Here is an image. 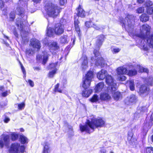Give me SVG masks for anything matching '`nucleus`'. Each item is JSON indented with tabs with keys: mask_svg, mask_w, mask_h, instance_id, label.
<instances>
[{
	"mask_svg": "<svg viewBox=\"0 0 153 153\" xmlns=\"http://www.w3.org/2000/svg\"><path fill=\"white\" fill-rule=\"evenodd\" d=\"M56 71L57 69H54L53 70H52L51 71H50L48 74V77L50 78L53 77L56 73Z\"/></svg>",
	"mask_w": 153,
	"mask_h": 153,
	"instance_id": "obj_44",
	"label": "nucleus"
},
{
	"mask_svg": "<svg viewBox=\"0 0 153 153\" xmlns=\"http://www.w3.org/2000/svg\"><path fill=\"white\" fill-rule=\"evenodd\" d=\"M106 150L103 147L100 148L99 153H106Z\"/></svg>",
	"mask_w": 153,
	"mask_h": 153,
	"instance_id": "obj_52",
	"label": "nucleus"
},
{
	"mask_svg": "<svg viewBox=\"0 0 153 153\" xmlns=\"http://www.w3.org/2000/svg\"><path fill=\"white\" fill-rule=\"evenodd\" d=\"M144 153H153V148L147 147L144 149Z\"/></svg>",
	"mask_w": 153,
	"mask_h": 153,
	"instance_id": "obj_43",
	"label": "nucleus"
},
{
	"mask_svg": "<svg viewBox=\"0 0 153 153\" xmlns=\"http://www.w3.org/2000/svg\"><path fill=\"white\" fill-rule=\"evenodd\" d=\"M137 101V97L134 94H131L126 98L125 100V103L128 105L134 104Z\"/></svg>",
	"mask_w": 153,
	"mask_h": 153,
	"instance_id": "obj_9",
	"label": "nucleus"
},
{
	"mask_svg": "<svg viewBox=\"0 0 153 153\" xmlns=\"http://www.w3.org/2000/svg\"><path fill=\"white\" fill-rule=\"evenodd\" d=\"M28 82L29 83L31 87H33L34 86V83L30 79L28 80Z\"/></svg>",
	"mask_w": 153,
	"mask_h": 153,
	"instance_id": "obj_56",
	"label": "nucleus"
},
{
	"mask_svg": "<svg viewBox=\"0 0 153 153\" xmlns=\"http://www.w3.org/2000/svg\"><path fill=\"white\" fill-rule=\"evenodd\" d=\"M23 12V9L20 7H17L16 10V14L18 15L22 14Z\"/></svg>",
	"mask_w": 153,
	"mask_h": 153,
	"instance_id": "obj_42",
	"label": "nucleus"
},
{
	"mask_svg": "<svg viewBox=\"0 0 153 153\" xmlns=\"http://www.w3.org/2000/svg\"><path fill=\"white\" fill-rule=\"evenodd\" d=\"M22 20L21 18H18L17 19L16 24L18 28L21 30H23V24L22 22Z\"/></svg>",
	"mask_w": 153,
	"mask_h": 153,
	"instance_id": "obj_25",
	"label": "nucleus"
},
{
	"mask_svg": "<svg viewBox=\"0 0 153 153\" xmlns=\"http://www.w3.org/2000/svg\"><path fill=\"white\" fill-rule=\"evenodd\" d=\"M21 69L22 70V71L24 74L25 75V76L26 72L24 68V67L22 65H21Z\"/></svg>",
	"mask_w": 153,
	"mask_h": 153,
	"instance_id": "obj_59",
	"label": "nucleus"
},
{
	"mask_svg": "<svg viewBox=\"0 0 153 153\" xmlns=\"http://www.w3.org/2000/svg\"><path fill=\"white\" fill-rule=\"evenodd\" d=\"M77 15L78 16L81 17H85V12L81 8V6L79 5V7L77 9Z\"/></svg>",
	"mask_w": 153,
	"mask_h": 153,
	"instance_id": "obj_19",
	"label": "nucleus"
},
{
	"mask_svg": "<svg viewBox=\"0 0 153 153\" xmlns=\"http://www.w3.org/2000/svg\"><path fill=\"white\" fill-rule=\"evenodd\" d=\"M105 122L101 119L93 118L91 121L87 120L85 125L80 124L79 127L81 132L85 131L88 133L93 132L94 128L103 126Z\"/></svg>",
	"mask_w": 153,
	"mask_h": 153,
	"instance_id": "obj_1",
	"label": "nucleus"
},
{
	"mask_svg": "<svg viewBox=\"0 0 153 153\" xmlns=\"http://www.w3.org/2000/svg\"><path fill=\"white\" fill-rule=\"evenodd\" d=\"M25 148L23 146H20L19 143H15L11 144L8 151L9 153H23Z\"/></svg>",
	"mask_w": 153,
	"mask_h": 153,
	"instance_id": "obj_4",
	"label": "nucleus"
},
{
	"mask_svg": "<svg viewBox=\"0 0 153 153\" xmlns=\"http://www.w3.org/2000/svg\"><path fill=\"white\" fill-rule=\"evenodd\" d=\"M147 109V108L145 106H143L141 108L140 110L142 111H145Z\"/></svg>",
	"mask_w": 153,
	"mask_h": 153,
	"instance_id": "obj_61",
	"label": "nucleus"
},
{
	"mask_svg": "<svg viewBox=\"0 0 153 153\" xmlns=\"http://www.w3.org/2000/svg\"><path fill=\"white\" fill-rule=\"evenodd\" d=\"M60 40L61 43L62 44L67 43L69 41L68 36L66 35L61 36L60 38Z\"/></svg>",
	"mask_w": 153,
	"mask_h": 153,
	"instance_id": "obj_28",
	"label": "nucleus"
},
{
	"mask_svg": "<svg viewBox=\"0 0 153 153\" xmlns=\"http://www.w3.org/2000/svg\"><path fill=\"white\" fill-rule=\"evenodd\" d=\"M25 103L24 102H22L21 103L19 104L18 105V108L20 110L23 109L25 107Z\"/></svg>",
	"mask_w": 153,
	"mask_h": 153,
	"instance_id": "obj_49",
	"label": "nucleus"
},
{
	"mask_svg": "<svg viewBox=\"0 0 153 153\" xmlns=\"http://www.w3.org/2000/svg\"><path fill=\"white\" fill-rule=\"evenodd\" d=\"M10 143V136L9 135L3 134L0 138V148L1 149L4 146L8 147Z\"/></svg>",
	"mask_w": 153,
	"mask_h": 153,
	"instance_id": "obj_7",
	"label": "nucleus"
},
{
	"mask_svg": "<svg viewBox=\"0 0 153 153\" xmlns=\"http://www.w3.org/2000/svg\"><path fill=\"white\" fill-rule=\"evenodd\" d=\"M100 99L98 97V96L96 95L95 94L92 97L89 99V100L91 102H97L99 101Z\"/></svg>",
	"mask_w": 153,
	"mask_h": 153,
	"instance_id": "obj_34",
	"label": "nucleus"
},
{
	"mask_svg": "<svg viewBox=\"0 0 153 153\" xmlns=\"http://www.w3.org/2000/svg\"><path fill=\"white\" fill-rule=\"evenodd\" d=\"M92 24H93L92 22H86L85 23V25L87 27H90V25Z\"/></svg>",
	"mask_w": 153,
	"mask_h": 153,
	"instance_id": "obj_55",
	"label": "nucleus"
},
{
	"mask_svg": "<svg viewBox=\"0 0 153 153\" xmlns=\"http://www.w3.org/2000/svg\"><path fill=\"white\" fill-rule=\"evenodd\" d=\"M10 20L13 21L15 18V14L14 12H11L10 15Z\"/></svg>",
	"mask_w": 153,
	"mask_h": 153,
	"instance_id": "obj_50",
	"label": "nucleus"
},
{
	"mask_svg": "<svg viewBox=\"0 0 153 153\" xmlns=\"http://www.w3.org/2000/svg\"><path fill=\"white\" fill-rule=\"evenodd\" d=\"M94 53L95 56L97 57L99 54V52L97 50H95L94 51Z\"/></svg>",
	"mask_w": 153,
	"mask_h": 153,
	"instance_id": "obj_63",
	"label": "nucleus"
},
{
	"mask_svg": "<svg viewBox=\"0 0 153 153\" xmlns=\"http://www.w3.org/2000/svg\"><path fill=\"white\" fill-rule=\"evenodd\" d=\"M10 120V118L7 117H5L4 120V122L5 123H7Z\"/></svg>",
	"mask_w": 153,
	"mask_h": 153,
	"instance_id": "obj_64",
	"label": "nucleus"
},
{
	"mask_svg": "<svg viewBox=\"0 0 153 153\" xmlns=\"http://www.w3.org/2000/svg\"><path fill=\"white\" fill-rule=\"evenodd\" d=\"M153 78L151 76H149L145 80L146 82H147L148 84L152 85V81Z\"/></svg>",
	"mask_w": 153,
	"mask_h": 153,
	"instance_id": "obj_37",
	"label": "nucleus"
},
{
	"mask_svg": "<svg viewBox=\"0 0 153 153\" xmlns=\"http://www.w3.org/2000/svg\"><path fill=\"white\" fill-rule=\"evenodd\" d=\"M150 30L151 27L147 24H144L140 27V33L136 35L137 36L141 38L144 41H146V45H143V48L145 51L148 50L150 48L149 46L148 40L153 34V33L149 35Z\"/></svg>",
	"mask_w": 153,
	"mask_h": 153,
	"instance_id": "obj_2",
	"label": "nucleus"
},
{
	"mask_svg": "<svg viewBox=\"0 0 153 153\" xmlns=\"http://www.w3.org/2000/svg\"><path fill=\"white\" fill-rule=\"evenodd\" d=\"M130 68H136L137 70H138V71L139 72H145L146 73H148L149 72V70L148 69L146 68H145L143 67H142L140 66L139 65H137V67L134 66L132 65H130L129 66Z\"/></svg>",
	"mask_w": 153,
	"mask_h": 153,
	"instance_id": "obj_17",
	"label": "nucleus"
},
{
	"mask_svg": "<svg viewBox=\"0 0 153 153\" xmlns=\"http://www.w3.org/2000/svg\"><path fill=\"white\" fill-rule=\"evenodd\" d=\"M146 127H147L146 125H145L144 126H143V131H144V132H147L148 130V128Z\"/></svg>",
	"mask_w": 153,
	"mask_h": 153,
	"instance_id": "obj_62",
	"label": "nucleus"
},
{
	"mask_svg": "<svg viewBox=\"0 0 153 153\" xmlns=\"http://www.w3.org/2000/svg\"><path fill=\"white\" fill-rule=\"evenodd\" d=\"M153 4L152 1H147L145 3V5L147 7H149L152 6Z\"/></svg>",
	"mask_w": 153,
	"mask_h": 153,
	"instance_id": "obj_51",
	"label": "nucleus"
},
{
	"mask_svg": "<svg viewBox=\"0 0 153 153\" xmlns=\"http://www.w3.org/2000/svg\"><path fill=\"white\" fill-rule=\"evenodd\" d=\"M149 16L146 14H142L140 16V20L143 22H145L149 20Z\"/></svg>",
	"mask_w": 153,
	"mask_h": 153,
	"instance_id": "obj_32",
	"label": "nucleus"
},
{
	"mask_svg": "<svg viewBox=\"0 0 153 153\" xmlns=\"http://www.w3.org/2000/svg\"><path fill=\"white\" fill-rule=\"evenodd\" d=\"M104 82H101L99 83L95 88L96 92L101 91L104 87Z\"/></svg>",
	"mask_w": 153,
	"mask_h": 153,
	"instance_id": "obj_27",
	"label": "nucleus"
},
{
	"mask_svg": "<svg viewBox=\"0 0 153 153\" xmlns=\"http://www.w3.org/2000/svg\"><path fill=\"white\" fill-rule=\"evenodd\" d=\"M133 133L131 131L129 132L128 134V137L127 140L129 144L131 145H134L136 141V139L133 137Z\"/></svg>",
	"mask_w": 153,
	"mask_h": 153,
	"instance_id": "obj_15",
	"label": "nucleus"
},
{
	"mask_svg": "<svg viewBox=\"0 0 153 153\" xmlns=\"http://www.w3.org/2000/svg\"><path fill=\"white\" fill-rule=\"evenodd\" d=\"M149 88L146 85H141L139 91L141 94L146 93L147 94Z\"/></svg>",
	"mask_w": 153,
	"mask_h": 153,
	"instance_id": "obj_20",
	"label": "nucleus"
},
{
	"mask_svg": "<svg viewBox=\"0 0 153 153\" xmlns=\"http://www.w3.org/2000/svg\"><path fill=\"white\" fill-rule=\"evenodd\" d=\"M111 97L108 93H103L100 96V99L102 100H110Z\"/></svg>",
	"mask_w": 153,
	"mask_h": 153,
	"instance_id": "obj_21",
	"label": "nucleus"
},
{
	"mask_svg": "<svg viewBox=\"0 0 153 153\" xmlns=\"http://www.w3.org/2000/svg\"><path fill=\"white\" fill-rule=\"evenodd\" d=\"M49 56V55L47 52H45L44 53L43 58L41 55H38L36 56L37 60L39 61L40 60L42 59V63L44 65L47 61Z\"/></svg>",
	"mask_w": 153,
	"mask_h": 153,
	"instance_id": "obj_11",
	"label": "nucleus"
},
{
	"mask_svg": "<svg viewBox=\"0 0 153 153\" xmlns=\"http://www.w3.org/2000/svg\"><path fill=\"white\" fill-rule=\"evenodd\" d=\"M93 71H89L86 74L82 80V87L85 89L88 88L90 85L91 82L94 77Z\"/></svg>",
	"mask_w": 153,
	"mask_h": 153,
	"instance_id": "obj_5",
	"label": "nucleus"
},
{
	"mask_svg": "<svg viewBox=\"0 0 153 153\" xmlns=\"http://www.w3.org/2000/svg\"><path fill=\"white\" fill-rule=\"evenodd\" d=\"M95 65L97 66H100L102 67H104L107 65L103 59L101 57H98L96 59Z\"/></svg>",
	"mask_w": 153,
	"mask_h": 153,
	"instance_id": "obj_13",
	"label": "nucleus"
},
{
	"mask_svg": "<svg viewBox=\"0 0 153 153\" xmlns=\"http://www.w3.org/2000/svg\"><path fill=\"white\" fill-rule=\"evenodd\" d=\"M79 23V22L77 19H75L74 21V25L75 30L77 32H79L80 31V29L78 25Z\"/></svg>",
	"mask_w": 153,
	"mask_h": 153,
	"instance_id": "obj_38",
	"label": "nucleus"
},
{
	"mask_svg": "<svg viewBox=\"0 0 153 153\" xmlns=\"http://www.w3.org/2000/svg\"><path fill=\"white\" fill-rule=\"evenodd\" d=\"M49 48L51 51L52 52V51H55L59 49V46L56 42H52L49 44Z\"/></svg>",
	"mask_w": 153,
	"mask_h": 153,
	"instance_id": "obj_16",
	"label": "nucleus"
},
{
	"mask_svg": "<svg viewBox=\"0 0 153 153\" xmlns=\"http://www.w3.org/2000/svg\"><path fill=\"white\" fill-rule=\"evenodd\" d=\"M26 54L29 56L33 55L35 53V51L32 49H27L26 50Z\"/></svg>",
	"mask_w": 153,
	"mask_h": 153,
	"instance_id": "obj_40",
	"label": "nucleus"
},
{
	"mask_svg": "<svg viewBox=\"0 0 153 153\" xmlns=\"http://www.w3.org/2000/svg\"><path fill=\"white\" fill-rule=\"evenodd\" d=\"M133 18L134 16L132 15L127 14L124 19L123 18L120 19V22L122 27H124L128 31H131L134 27Z\"/></svg>",
	"mask_w": 153,
	"mask_h": 153,
	"instance_id": "obj_3",
	"label": "nucleus"
},
{
	"mask_svg": "<svg viewBox=\"0 0 153 153\" xmlns=\"http://www.w3.org/2000/svg\"><path fill=\"white\" fill-rule=\"evenodd\" d=\"M120 50V49L118 48H111V51L113 53H116L119 52Z\"/></svg>",
	"mask_w": 153,
	"mask_h": 153,
	"instance_id": "obj_47",
	"label": "nucleus"
},
{
	"mask_svg": "<svg viewBox=\"0 0 153 153\" xmlns=\"http://www.w3.org/2000/svg\"><path fill=\"white\" fill-rule=\"evenodd\" d=\"M67 0H60L59 3L61 5H63L66 3Z\"/></svg>",
	"mask_w": 153,
	"mask_h": 153,
	"instance_id": "obj_57",
	"label": "nucleus"
},
{
	"mask_svg": "<svg viewBox=\"0 0 153 153\" xmlns=\"http://www.w3.org/2000/svg\"><path fill=\"white\" fill-rule=\"evenodd\" d=\"M118 79L120 80L123 81L125 80L126 79V77L125 76H124L122 75L119 78H118Z\"/></svg>",
	"mask_w": 153,
	"mask_h": 153,
	"instance_id": "obj_53",
	"label": "nucleus"
},
{
	"mask_svg": "<svg viewBox=\"0 0 153 153\" xmlns=\"http://www.w3.org/2000/svg\"><path fill=\"white\" fill-rule=\"evenodd\" d=\"M48 15L54 17L57 16L60 13L61 8L57 6L51 4L46 8Z\"/></svg>",
	"mask_w": 153,
	"mask_h": 153,
	"instance_id": "obj_6",
	"label": "nucleus"
},
{
	"mask_svg": "<svg viewBox=\"0 0 153 153\" xmlns=\"http://www.w3.org/2000/svg\"><path fill=\"white\" fill-rule=\"evenodd\" d=\"M137 71L135 69L129 70L128 72V75L130 76H132L137 74Z\"/></svg>",
	"mask_w": 153,
	"mask_h": 153,
	"instance_id": "obj_41",
	"label": "nucleus"
},
{
	"mask_svg": "<svg viewBox=\"0 0 153 153\" xmlns=\"http://www.w3.org/2000/svg\"><path fill=\"white\" fill-rule=\"evenodd\" d=\"M11 139L13 141L16 140L18 138V134H15V133H13L11 134Z\"/></svg>",
	"mask_w": 153,
	"mask_h": 153,
	"instance_id": "obj_46",
	"label": "nucleus"
},
{
	"mask_svg": "<svg viewBox=\"0 0 153 153\" xmlns=\"http://www.w3.org/2000/svg\"><path fill=\"white\" fill-rule=\"evenodd\" d=\"M20 141L22 143L24 144L27 143L28 139L23 135H20Z\"/></svg>",
	"mask_w": 153,
	"mask_h": 153,
	"instance_id": "obj_29",
	"label": "nucleus"
},
{
	"mask_svg": "<svg viewBox=\"0 0 153 153\" xmlns=\"http://www.w3.org/2000/svg\"><path fill=\"white\" fill-rule=\"evenodd\" d=\"M84 89L85 90L82 91V95L83 97H88L92 93V90L90 89L87 90L86 89L87 88Z\"/></svg>",
	"mask_w": 153,
	"mask_h": 153,
	"instance_id": "obj_26",
	"label": "nucleus"
},
{
	"mask_svg": "<svg viewBox=\"0 0 153 153\" xmlns=\"http://www.w3.org/2000/svg\"><path fill=\"white\" fill-rule=\"evenodd\" d=\"M58 63V62H57L55 63H51L50 64L48 67V68L49 69H51L53 70L54 69H57L56 68L57 66Z\"/></svg>",
	"mask_w": 153,
	"mask_h": 153,
	"instance_id": "obj_36",
	"label": "nucleus"
},
{
	"mask_svg": "<svg viewBox=\"0 0 153 153\" xmlns=\"http://www.w3.org/2000/svg\"><path fill=\"white\" fill-rule=\"evenodd\" d=\"M149 46L150 48H153V34L152 35L150 38L148 40Z\"/></svg>",
	"mask_w": 153,
	"mask_h": 153,
	"instance_id": "obj_35",
	"label": "nucleus"
},
{
	"mask_svg": "<svg viewBox=\"0 0 153 153\" xmlns=\"http://www.w3.org/2000/svg\"><path fill=\"white\" fill-rule=\"evenodd\" d=\"M147 12L148 14H153V7H147Z\"/></svg>",
	"mask_w": 153,
	"mask_h": 153,
	"instance_id": "obj_48",
	"label": "nucleus"
},
{
	"mask_svg": "<svg viewBox=\"0 0 153 153\" xmlns=\"http://www.w3.org/2000/svg\"><path fill=\"white\" fill-rule=\"evenodd\" d=\"M4 5V3L2 0H0V8L1 9H2Z\"/></svg>",
	"mask_w": 153,
	"mask_h": 153,
	"instance_id": "obj_58",
	"label": "nucleus"
},
{
	"mask_svg": "<svg viewBox=\"0 0 153 153\" xmlns=\"http://www.w3.org/2000/svg\"><path fill=\"white\" fill-rule=\"evenodd\" d=\"M113 96L115 100H117L120 97V92L118 91L115 92L113 94Z\"/></svg>",
	"mask_w": 153,
	"mask_h": 153,
	"instance_id": "obj_39",
	"label": "nucleus"
},
{
	"mask_svg": "<svg viewBox=\"0 0 153 153\" xmlns=\"http://www.w3.org/2000/svg\"><path fill=\"white\" fill-rule=\"evenodd\" d=\"M44 149L42 153H49L50 150V144L47 142H45L43 144Z\"/></svg>",
	"mask_w": 153,
	"mask_h": 153,
	"instance_id": "obj_22",
	"label": "nucleus"
},
{
	"mask_svg": "<svg viewBox=\"0 0 153 153\" xmlns=\"http://www.w3.org/2000/svg\"><path fill=\"white\" fill-rule=\"evenodd\" d=\"M54 32L57 35L62 34L64 32L63 26L60 23L56 24L54 27Z\"/></svg>",
	"mask_w": 153,
	"mask_h": 153,
	"instance_id": "obj_10",
	"label": "nucleus"
},
{
	"mask_svg": "<svg viewBox=\"0 0 153 153\" xmlns=\"http://www.w3.org/2000/svg\"><path fill=\"white\" fill-rule=\"evenodd\" d=\"M54 31L50 27H48L47 30L46 34L48 36H52L54 34Z\"/></svg>",
	"mask_w": 153,
	"mask_h": 153,
	"instance_id": "obj_31",
	"label": "nucleus"
},
{
	"mask_svg": "<svg viewBox=\"0 0 153 153\" xmlns=\"http://www.w3.org/2000/svg\"><path fill=\"white\" fill-rule=\"evenodd\" d=\"M118 75L123 74H126L127 72L126 68L123 67H120L118 68L117 70Z\"/></svg>",
	"mask_w": 153,
	"mask_h": 153,
	"instance_id": "obj_24",
	"label": "nucleus"
},
{
	"mask_svg": "<svg viewBox=\"0 0 153 153\" xmlns=\"http://www.w3.org/2000/svg\"><path fill=\"white\" fill-rule=\"evenodd\" d=\"M107 71L104 70H102L101 71L98 72L97 74V78L100 80L103 79L106 76H107Z\"/></svg>",
	"mask_w": 153,
	"mask_h": 153,
	"instance_id": "obj_14",
	"label": "nucleus"
},
{
	"mask_svg": "<svg viewBox=\"0 0 153 153\" xmlns=\"http://www.w3.org/2000/svg\"><path fill=\"white\" fill-rule=\"evenodd\" d=\"M59 86V83H57L56 85L55 86L54 90V91L55 92H56V90H57V89H58Z\"/></svg>",
	"mask_w": 153,
	"mask_h": 153,
	"instance_id": "obj_60",
	"label": "nucleus"
},
{
	"mask_svg": "<svg viewBox=\"0 0 153 153\" xmlns=\"http://www.w3.org/2000/svg\"><path fill=\"white\" fill-rule=\"evenodd\" d=\"M92 27L94 28L95 29L97 30H99L101 29H103L104 28V26L102 25H97L95 24H93L91 26Z\"/></svg>",
	"mask_w": 153,
	"mask_h": 153,
	"instance_id": "obj_30",
	"label": "nucleus"
},
{
	"mask_svg": "<svg viewBox=\"0 0 153 153\" xmlns=\"http://www.w3.org/2000/svg\"><path fill=\"white\" fill-rule=\"evenodd\" d=\"M127 84H129L130 89L131 91H134V90L135 87L134 80H131L128 81Z\"/></svg>",
	"mask_w": 153,
	"mask_h": 153,
	"instance_id": "obj_33",
	"label": "nucleus"
},
{
	"mask_svg": "<svg viewBox=\"0 0 153 153\" xmlns=\"http://www.w3.org/2000/svg\"><path fill=\"white\" fill-rule=\"evenodd\" d=\"M144 11V8L143 7H140L136 10L137 13H143Z\"/></svg>",
	"mask_w": 153,
	"mask_h": 153,
	"instance_id": "obj_45",
	"label": "nucleus"
},
{
	"mask_svg": "<svg viewBox=\"0 0 153 153\" xmlns=\"http://www.w3.org/2000/svg\"><path fill=\"white\" fill-rule=\"evenodd\" d=\"M8 91H5L2 92L1 93V95L3 97L7 96L8 95Z\"/></svg>",
	"mask_w": 153,
	"mask_h": 153,
	"instance_id": "obj_54",
	"label": "nucleus"
},
{
	"mask_svg": "<svg viewBox=\"0 0 153 153\" xmlns=\"http://www.w3.org/2000/svg\"><path fill=\"white\" fill-rule=\"evenodd\" d=\"M30 45L34 48L39 50L41 47L40 42L36 39H33L30 40Z\"/></svg>",
	"mask_w": 153,
	"mask_h": 153,
	"instance_id": "obj_12",
	"label": "nucleus"
},
{
	"mask_svg": "<svg viewBox=\"0 0 153 153\" xmlns=\"http://www.w3.org/2000/svg\"><path fill=\"white\" fill-rule=\"evenodd\" d=\"M82 61V69H85L88 67V61L87 57L85 55L82 56L81 59Z\"/></svg>",
	"mask_w": 153,
	"mask_h": 153,
	"instance_id": "obj_18",
	"label": "nucleus"
},
{
	"mask_svg": "<svg viewBox=\"0 0 153 153\" xmlns=\"http://www.w3.org/2000/svg\"><path fill=\"white\" fill-rule=\"evenodd\" d=\"M106 83L111 86L112 91H114L116 90V84L114 81L111 76L108 75L105 78Z\"/></svg>",
	"mask_w": 153,
	"mask_h": 153,
	"instance_id": "obj_8",
	"label": "nucleus"
},
{
	"mask_svg": "<svg viewBox=\"0 0 153 153\" xmlns=\"http://www.w3.org/2000/svg\"><path fill=\"white\" fill-rule=\"evenodd\" d=\"M104 36L103 35H101L97 37V40L96 42V45L98 47L101 46L104 39Z\"/></svg>",
	"mask_w": 153,
	"mask_h": 153,
	"instance_id": "obj_23",
	"label": "nucleus"
}]
</instances>
